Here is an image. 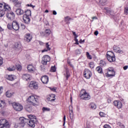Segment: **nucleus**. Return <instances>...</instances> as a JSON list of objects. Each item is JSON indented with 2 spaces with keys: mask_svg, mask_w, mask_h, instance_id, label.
I'll return each mask as SVG.
<instances>
[{
  "mask_svg": "<svg viewBox=\"0 0 128 128\" xmlns=\"http://www.w3.org/2000/svg\"><path fill=\"white\" fill-rule=\"evenodd\" d=\"M28 118L29 119H26L24 117L20 118V124L22 128H24V125L27 124L31 128H34L36 125V116L32 115H28Z\"/></svg>",
  "mask_w": 128,
  "mask_h": 128,
  "instance_id": "obj_1",
  "label": "nucleus"
},
{
  "mask_svg": "<svg viewBox=\"0 0 128 128\" xmlns=\"http://www.w3.org/2000/svg\"><path fill=\"white\" fill-rule=\"evenodd\" d=\"M28 102H30V104L34 106H38L40 104V96H30L26 100Z\"/></svg>",
  "mask_w": 128,
  "mask_h": 128,
  "instance_id": "obj_2",
  "label": "nucleus"
},
{
  "mask_svg": "<svg viewBox=\"0 0 128 128\" xmlns=\"http://www.w3.org/2000/svg\"><path fill=\"white\" fill-rule=\"evenodd\" d=\"M79 96L81 100H90V93L87 92L84 89L81 90Z\"/></svg>",
  "mask_w": 128,
  "mask_h": 128,
  "instance_id": "obj_3",
  "label": "nucleus"
},
{
  "mask_svg": "<svg viewBox=\"0 0 128 128\" xmlns=\"http://www.w3.org/2000/svg\"><path fill=\"white\" fill-rule=\"evenodd\" d=\"M104 74L106 78H113V76H116V72L112 67H110L106 69Z\"/></svg>",
  "mask_w": 128,
  "mask_h": 128,
  "instance_id": "obj_4",
  "label": "nucleus"
},
{
  "mask_svg": "<svg viewBox=\"0 0 128 128\" xmlns=\"http://www.w3.org/2000/svg\"><path fill=\"white\" fill-rule=\"evenodd\" d=\"M106 58L110 62H116V56L114 54L112 51H108L106 54Z\"/></svg>",
  "mask_w": 128,
  "mask_h": 128,
  "instance_id": "obj_5",
  "label": "nucleus"
},
{
  "mask_svg": "<svg viewBox=\"0 0 128 128\" xmlns=\"http://www.w3.org/2000/svg\"><path fill=\"white\" fill-rule=\"evenodd\" d=\"M0 128H10V122L6 118L1 119L0 120Z\"/></svg>",
  "mask_w": 128,
  "mask_h": 128,
  "instance_id": "obj_6",
  "label": "nucleus"
},
{
  "mask_svg": "<svg viewBox=\"0 0 128 128\" xmlns=\"http://www.w3.org/2000/svg\"><path fill=\"white\" fill-rule=\"evenodd\" d=\"M0 10H4V12H8L10 10V6L8 4L5 2L0 3Z\"/></svg>",
  "mask_w": 128,
  "mask_h": 128,
  "instance_id": "obj_7",
  "label": "nucleus"
},
{
  "mask_svg": "<svg viewBox=\"0 0 128 128\" xmlns=\"http://www.w3.org/2000/svg\"><path fill=\"white\" fill-rule=\"evenodd\" d=\"M13 108L16 112H20L24 109V106L18 103L15 102L13 104Z\"/></svg>",
  "mask_w": 128,
  "mask_h": 128,
  "instance_id": "obj_8",
  "label": "nucleus"
},
{
  "mask_svg": "<svg viewBox=\"0 0 128 128\" xmlns=\"http://www.w3.org/2000/svg\"><path fill=\"white\" fill-rule=\"evenodd\" d=\"M50 62V57L48 55H44L42 58V64L44 66H46L48 64V62Z\"/></svg>",
  "mask_w": 128,
  "mask_h": 128,
  "instance_id": "obj_9",
  "label": "nucleus"
},
{
  "mask_svg": "<svg viewBox=\"0 0 128 128\" xmlns=\"http://www.w3.org/2000/svg\"><path fill=\"white\" fill-rule=\"evenodd\" d=\"M7 12L6 18L10 20H14V16H16V14L14 12L10 11V10H8V11H6Z\"/></svg>",
  "mask_w": 128,
  "mask_h": 128,
  "instance_id": "obj_10",
  "label": "nucleus"
},
{
  "mask_svg": "<svg viewBox=\"0 0 128 128\" xmlns=\"http://www.w3.org/2000/svg\"><path fill=\"white\" fill-rule=\"evenodd\" d=\"M84 78H86L88 80H89V78H90V76H92V72L90 70L86 69L84 72Z\"/></svg>",
  "mask_w": 128,
  "mask_h": 128,
  "instance_id": "obj_11",
  "label": "nucleus"
},
{
  "mask_svg": "<svg viewBox=\"0 0 128 128\" xmlns=\"http://www.w3.org/2000/svg\"><path fill=\"white\" fill-rule=\"evenodd\" d=\"M29 88H34V90H38V83L36 82V81H32L30 82L29 84Z\"/></svg>",
  "mask_w": 128,
  "mask_h": 128,
  "instance_id": "obj_12",
  "label": "nucleus"
},
{
  "mask_svg": "<svg viewBox=\"0 0 128 128\" xmlns=\"http://www.w3.org/2000/svg\"><path fill=\"white\" fill-rule=\"evenodd\" d=\"M12 26H13V30H20V24L16 20L12 22Z\"/></svg>",
  "mask_w": 128,
  "mask_h": 128,
  "instance_id": "obj_13",
  "label": "nucleus"
},
{
  "mask_svg": "<svg viewBox=\"0 0 128 128\" xmlns=\"http://www.w3.org/2000/svg\"><path fill=\"white\" fill-rule=\"evenodd\" d=\"M24 40L26 42H30L32 40V36L30 33L26 34L24 36Z\"/></svg>",
  "mask_w": 128,
  "mask_h": 128,
  "instance_id": "obj_14",
  "label": "nucleus"
},
{
  "mask_svg": "<svg viewBox=\"0 0 128 128\" xmlns=\"http://www.w3.org/2000/svg\"><path fill=\"white\" fill-rule=\"evenodd\" d=\"M114 104L118 108H122V103L120 100H115L114 102Z\"/></svg>",
  "mask_w": 128,
  "mask_h": 128,
  "instance_id": "obj_15",
  "label": "nucleus"
},
{
  "mask_svg": "<svg viewBox=\"0 0 128 128\" xmlns=\"http://www.w3.org/2000/svg\"><path fill=\"white\" fill-rule=\"evenodd\" d=\"M113 50L115 52H117L118 54H124V51L120 50V48L118 46H117L114 45L113 46Z\"/></svg>",
  "mask_w": 128,
  "mask_h": 128,
  "instance_id": "obj_16",
  "label": "nucleus"
},
{
  "mask_svg": "<svg viewBox=\"0 0 128 128\" xmlns=\"http://www.w3.org/2000/svg\"><path fill=\"white\" fill-rule=\"evenodd\" d=\"M104 10H106V14H108V16H114V12L108 8H104Z\"/></svg>",
  "mask_w": 128,
  "mask_h": 128,
  "instance_id": "obj_17",
  "label": "nucleus"
},
{
  "mask_svg": "<svg viewBox=\"0 0 128 128\" xmlns=\"http://www.w3.org/2000/svg\"><path fill=\"white\" fill-rule=\"evenodd\" d=\"M52 34V31L50 29H46L44 32L42 33V36H46V38H48Z\"/></svg>",
  "mask_w": 128,
  "mask_h": 128,
  "instance_id": "obj_18",
  "label": "nucleus"
},
{
  "mask_svg": "<svg viewBox=\"0 0 128 128\" xmlns=\"http://www.w3.org/2000/svg\"><path fill=\"white\" fill-rule=\"evenodd\" d=\"M30 16H23V20L24 24H28L30 22Z\"/></svg>",
  "mask_w": 128,
  "mask_h": 128,
  "instance_id": "obj_19",
  "label": "nucleus"
},
{
  "mask_svg": "<svg viewBox=\"0 0 128 128\" xmlns=\"http://www.w3.org/2000/svg\"><path fill=\"white\" fill-rule=\"evenodd\" d=\"M40 80L42 82V84H46L48 82V76H42Z\"/></svg>",
  "mask_w": 128,
  "mask_h": 128,
  "instance_id": "obj_20",
  "label": "nucleus"
},
{
  "mask_svg": "<svg viewBox=\"0 0 128 128\" xmlns=\"http://www.w3.org/2000/svg\"><path fill=\"white\" fill-rule=\"evenodd\" d=\"M6 80H10V82H12L14 80H15L16 76L12 74H6Z\"/></svg>",
  "mask_w": 128,
  "mask_h": 128,
  "instance_id": "obj_21",
  "label": "nucleus"
},
{
  "mask_svg": "<svg viewBox=\"0 0 128 128\" xmlns=\"http://www.w3.org/2000/svg\"><path fill=\"white\" fill-rule=\"evenodd\" d=\"M27 70L29 72H34V70H36V68L31 64L27 66Z\"/></svg>",
  "mask_w": 128,
  "mask_h": 128,
  "instance_id": "obj_22",
  "label": "nucleus"
},
{
  "mask_svg": "<svg viewBox=\"0 0 128 128\" xmlns=\"http://www.w3.org/2000/svg\"><path fill=\"white\" fill-rule=\"evenodd\" d=\"M22 78L24 80H30V75L28 74H24L22 76Z\"/></svg>",
  "mask_w": 128,
  "mask_h": 128,
  "instance_id": "obj_23",
  "label": "nucleus"
},
{
  "mask_svg": "<svg viewBox=\"0 0 128 128\" xmlns=\"http://www.w3.org/2000/svg\"><path fill=\"white\" fill-rule=\"evenodd\" d=\"M16 12L18 16H22L24 14V11L20 8H18L16 9Z\"/></svg>",
  "mask_w": 128,
  "mask_h": 128,
  "instance_id": "obj_24",
  "label": "nucleus"
},
{
  "mask_svg": "<svg viewBox=\"0 0 128 128\" xmlns=\"http://www.w3.org/2000/svg\"><path fill=\"white\" fill-rule=\"evenodd\" d=\"M24 108L26 112H30L32 110V108L30 105L27 104L25 106Z\"/></svg>",
  "mask_w": 128,
  "mask_h": 128,
  "instance_id": "obj_25",
  "label": "nucleus"
},
{
  "mask_svg": "<svg viewBox=\"0 0 128 128\" xmlns=\"http://www.w3.org/2000/svg\"><path fill=\"white\" fill-rule=\"evenodd\" d=\"M6 105V101L4 100H0V108H4Z\"/></svg>",
  "mask_w": 128,
  "mask_h": 128,
  "instance_id": "obj_26",
  "label": "nucleus"
},
{
  "mask_svg": "<svg viewBox=\"0 0 128 128\" xmlns=\"http://www.w3.org/2000/svg\"><path fill=\"white\" fill-rule=\"evenodd\" d=\"M46 48L42 50V52H48V50H50V44H48V42L46 43Z\"/></svg>",
  "mask_w": 128,
  "mask_h": 128,
  "instance_id": "obj_27",
  "label": "nucleus"
},
{
  "mask_svg": "<svg viewBox=\"0 0 128 128\" xmlns=\"http://www.w3.org/2000/svg\"><path fill=\"white\" fill-rule=\"evenodd\" d=\"M23 16H32V11L30 10H25L24 12V14Z\"/></svg>",
  "mask_w": 128,
  "mask_h": 128,
  "instance_id": "obj_28",
  "label": "nucleus"
},
{
  "mask_svg": "<svg viewBox=\"0 0 128 128\" xmlns=\"http://www.w3.org/2000/svg\"><path fill=\"white\" fill-rule=\"evenodd\" d=\"M108 4V0H100L98 4L100 6H106V4Z\"/></svg>",
  "mask_w": 128,
  "mask_h": 128,
  "instance_id": "obj_29",
  "label": "nucleus"
},
{
  "mask_svg": "<svg viewBox=\"0 0 128 128\" xmlns=\"http://www.w3.org/2000/svg\"><path fill=\"white\" fill-rule=\"evenodd\" d=\"M89 108H92V110H96V105L94 102H91L89 105Z\"/></svg>",
  "mask_w": 128,
  "mask_h": 128,
  "instance_id": "obj_30",
  "label": "nucleus"
},
{
  "mask_svg": "<svg viewBox=\"0 0 128 128\" xmlns=\"http://www.w3.org/2000/svg\"><path fill=\"white\" fill-rule=\"evenodd\" d=\"M49 100H50V102H54L56 100V95L51 94L50 95V97L49 98Z\"/></svg>",
  "mask_w": 128,
  "mask_h": 128,
  "instance_id": "obj_31",
  "label": "nucleus"
},
{
  "mask_svg": "<svg viewBox=\"0 0 128 128\" xmlns=\"http://www.w3.org/2000/svg\"><path fill=\"white\" fill-rule=\"evenodd\" d=\"M100 66H106V62L104 60H100Z\"/></svg>",
  "mask_w": 128,
  "mask_h": 128,
  "instance_id": "obj_32",
  "label": "nucleus"
},
{
  "mask_svg": "<svg viewBox=\"0 0 128 128\" xmlns=\"http://www.w3.org/2000/svg\"><path fill=\"white\" fill-rule=\"evenodd\" d=\"M12 0L13 2H16V6L17 8H20V2H18V0Z\"/></svg>",
  "mask_w": 128,
  "mask_h": 128,
  "instance_id": "obj_33",
  "label": "nucleus"
},
{
  "mask_svg": "<svg viewBox=\"0 0 128 128\" xmlns=\"http://www.w3.org/2000/svg\"><path fill=\"white\" fill-rule=\"evenodd\" d=\"M96 70L99 74H102V67H100V66L96 67Z\"/></svg>",
  "mask_w": 128,
  "mask_h": 128,
  "instance_id": "obj_34",
  "label": "nucleus"
},
{
  "mask_svg": "<svg viewBox=\"0 0 128 128\" xmlns=\"http://www.w3.org/2000/svg\"><path fill=\"white\" fill-rule=\"evenodd\" d=\"M6 12L4 11V10H0V18H2L6 14Z\"/></svg>",
  "mask_w": 128,
  "mask_h": 128,
  "instance_id": "obj_35",
  "label": "nucleus"
},
{
  "mask_svg": "<svg viewBox=\"0 0 128 128\" xmlns=\"http://www.w3.org/2000/svg\"><path fill=\"white\" fill-rule=\"evenodd\" d=\"M70 76V72H68V68L66 69V80H68V78Z\"/></svg>",
  "mask_w": 128,
  "mask_h": 128,
  "instance_id": "obj_36",
  "label": "nucleus"
},
{
  "mask_svg": "<svg viewBox=\"0 0 128 128\" xmlns=\"http://www.w3.org/2000/svg\"><path fill=\"white\" fill-rule=\"evenodd\" d=\"M6 94L7 98H10V96H12V92H10V91H7L6 93Z\"/></svg>",
  "mask_w": 128,
  "mask_h": 128,
  "instance_id": "obj_37",
  "label": "nucleus"
},
{
  "mask_svg": "<svg viewBox=\"0 0 128 128\" xmlns=\"http://www.w3.org/2000/svg\"><path fill=\"white\" fill-rule=\"evenodd\" d=\"M70 118H74V110H70Z\"/></svg>",
  "mask_w": 128,
  "mask_h": 128,
  "instance_id": "obj_38",
  "label": "nucleus"
},
{
  "mask_svg": "<svg viewBox=\"0 0 128 128\" xmlns=\"http://www.w3.org/2000/svg\"><path fill=\"white\" fill-rule=\"evenodd\" d=\"M16 68L17 70H22V66H20L19 64H17L16 66Z\"/></svg>",
  "mask_w": 128,
  "mask_h": 128,
  "instance_id": "obj_39",
  "label": "nucleus"
},
{
  "mask_svg": "<svg viewBox=\"0 0 128 128\" xmlns=\"http://www.w3.org/2000/svg\"><path fill=\"white\" fill-rule=\"evenodd\" d=\"M7 28L8 30H14L13 26H12V23L8 24L7 26Z\"/></svg>",
  "mask_w": 128,
  "mask_h": 128,
  "instance_id": "obj_40",
  "label": "nucleus"
},
{
  "mask_svg": "<svg viewBox=\"0 0 128 128\" xmlns=\"http://www.w3.org/2000/svg\"><path fill=\"white\" fill-rule=\"evenodd\" d=\"M88 66L90 68H94V62H90L88 63Z\"/></svg>",
  "mask_w": 128,
  "mask_h": 128,
  "instance_id": "obj_41",
  "label": "nucleus"
},
{
  "mask_svg": "<svg viewBox=\"0 0 128 128\" xmlns=\"http://www.w3.org/2000/svg\"><path fill=\"white\" fill-rule=\"evenodd\" d=\"M86 56L88 60H92V55L90 54V52H86Z\"/></svg>",
  "mask_w": 128,
  "mask_h": 128,
  "instance_id": "obj_42",
  "label": "nucleus"
},
{
  "mask_svg": "<svg viewBox=\"0 0 128 128\" xmlns=\"http://www.w3.org/2000/svg\"><path fill=\"white\" fill-rule=\"evenodd\" d=\"M15 70H16V67L14 66L8 68V70H9V72H12Z\"/></svg>",
  "mask_w": 128,
  "mask_h": 128,
  "instance_id": "obj_43",
  "label": "nucleus"
},
{
  "mask_svg": "<svg viewBox=\"0 0 128 128\" xmlns=\"http://www.w3.org/2000/svg\"><path fill=\"white\" fill-rule=\"evenodd\" d=\"M42 112H50V109L48 108L43 107L42 108Z\"/></svg>",
  "mask_w": 128,
  "mask_h": 128,
  "instance_id": "obj_44",
  "label": "nucleus"
},
{
  "mask_svg": "<svg viewBox=\"0 0 128 128\" xmlns=\"http://www.w3.org/2000/svg\"><path fill=\"white\" fill-rule=\"evenodd\" d=\"M50 70L52 72H56V66H52Z\"/></svg>",
  "mask_w": 128,
  "mask_h": 128,
  "instance_id": "obj_45",
  "label": "nucleus"
},
{
  "mask_svg": "<svg viewBox=\"0 0 128 128\" xmlns=\"http://www.w3.org/2000/svg\"><path fill=\"white\" fill-rule=\"evenodd\" d=\"M124 14L126 16L128 14V7H125L124 9Z\"/></svg>",
  "mask_w": 128,
  "mask_h": 128,
  "instance_id": "obj_46",
  "label": "nucleus"
},
{
  "mask_svg": "<svg viewBox=\"0 0 128 128\" xmlns=\"http://www.w3.org/2000/svg\"><path fill=\"white\" fill-rule=\"evenodd\" d=\"M117 126H118L121 128H124V125L122 124V122H117Z\"/></svg>",
  "mask_w": 128,
  "mask_h": 128,
  "instance_id": "obj_47",
  "label": "nucleus"
},
{
  "mask_svg": "<svg viewBox=\"0 0 128 128\" xmlns=\"http://www.w3.org/2000/svg\"><path fill=\"white\" fill-rule=\"evenodd\" d=\"M66 22H70L72 20V18H70L68 16H66V17L64 18Z\"/></svg>",
  "mask_w": 128,
  "mask_h": 128,
  "instance_id": "obj_48",
  "label": "nucleus"
},
{
  "mask_svg": "<svg viewBox=\"0 0 128 128\" xmlns=\"http://www.w3.org/2000/svg\"><path fill=\"white\" fill-rule=\"evenodd\" d=\"M77 38H78V36H74V41L76 42L75 44H79L78 40Z\"/></svg>",
  "mask_w": 128,
  "mask_h": 128,
  "instance_id": "obj_49",
  "label": "nucleus"
},
{
  "mask_svg": "<svg viewBox=\"0 0 128 128\" xmlns=\"http://www.w3.org/2000/svg\"><path fill=\"white\" fill-rule=\"evenodd\" d=\"M22 46L20 45V44H18V43H16V46L15 48H20Z\"/></svg>",
  "mask_w": 128,
  "mask_h": 128,
  "instance_id": "obj_50",
  "label": "nucleus"
},
{
  "mask_svg": "<svg viewBox=\"0 0 128 128\" xmlns=\"http://www.w3.org/2000/svg\"><path fill=\"white\" fill-rule=\"evenodd\" d=\"M99 114L100 116H106V114H104V112H100Z\"/></svg>",
  "mask_w": 128,
  "mask_h": 128,
  "instance_id": "obj_51",
  "label": "nucleus"
},
{
  "mask_svg": "<svg viewBox=\"0 0 128 128\" xmlns=\"http://www.w3.org/2000/svg\"><path fill=\"white\" fill-rule=\"evenodd\" d=\"M75 52H76V54H80L81 53L80 50V49L76 50Z\"/></svg>",
  "mask_w": 128,
  "mask_h": 128,
  "instance_id": "obj_52",
  "label": "nucleus"
},
{
  "mask_svg": "<svg viewBox=\"0 0 128 128\" xmlns=\"http://www.w3.org/2000/svg\"><path fill=\"white\" fill-rule=\"evenodd\" d=\"M104 128H112V127H110V126L106 124L104 126Z\"/></svg>",
  "mask_w": 128,
  "mask_h": 128,
  "instance_id": "obj_53",
  "label": "nucleus"
},
{
  "mask_svg": "<svg viewBox=\"0 0 128 128\" xmlns=\"http://www.w3.org/2000/svg\"><path fill=\"white\" fill-rule=\"evenodd\" d=\"M27 6H30V8H36V6L32 5V4H27Z\"/></svg>",
  "mask_w": 128,
  "mask_h": 128,
  "instance_id": "obj_54",
  "label": "nucleus"
},
{
  "mask_svg": "<svg viewBox=\"0 0 128 128\" xmlns=\"http://www.w3.org/2000/svg\"><path fill=\"white\" fill-rule=\"evenodd\" d=\"M50 90H52V92H56V88H50Z\"/></svg>",
  "mask_w": 128,
  "mask_h": 128,
  "instance_id": "obj_55",
  "label": "nucleus"
},
{
  "mask_svg": "<svg viewBox=\"0 0 128 128\" xmlns=\"http://www.w3.org/2000/svg\"><path fill=\"white\" fill-rule=\"evenodd\" d=\"M66 115H64V118H63V120H64V124H63V126H64V124H66Z\"/></svg>",
  "mask_w": 128,
  "mask_h": 128,
  "instance_id": "obj_56",
  "label": "nucleus"
},
{
  "mask_svg": "<svg viewBox=\"0 0 128 128\" xmlns=\"http://www.w3.org/2000/svg\"><path fill=\"white\" fill-rule=\"evenodd\" d=\"M4 64V60H2V58L0 57V66H2Z\"/></svg>",
  "mask_w": 128,
  "mask_h": 128,
  "instance_id": "obj_57",
  "label": "nucleus"
},
{
  "mask_svg": "<svg viewBox=\"0 0 128 128\" xmlns=\"http://www.w3.org/2000/svg\"><path fill=\"white\" fill-rule=\"evenodd\" d=\"M107 102H108V104H110V102H112V98H108L107 100Z\"/></svg>",
  "mask_w": 128,
  "mask_h": 128,
  "instance_id": "obj_58",
  "label": "nucleus"
},
{
  "mask_svg": "<svg viewBox=\"0 0 128 128\" xmlns=\"http://www.w3.org/2000/svg\"><path fill=\"white\" fill-rule=\"evenodd\" d=\"M21 28H22V30H26V26L24 24H22Z\"/></svg>",
  "mask_w": 128,
  "mask_h": 128,
  "instance_id": "obj_59",
  "label": "nucleus"
},
{
  "mask_svg": "<svg viewBox=\"0 0 128 128\" xmlns=\"http://www.w3.org/2000/svg\"><path fill=\"white\" fill-rule=\"evenodd\" d=\"M2 90H4V88H2V86H0V94H2Z\"/></svg>",
  "mask_w": 128,
  "mask_h": 128,
  "instance_id": "obj_60",
  "label": "nucleus"
},
{
  "mask_svg": "<svg viewBox=\"0 0 128 128\" xmlns=\"http://www.w3.org/2000/svg\"><path fill=\"white\" fill-rule=\"evenodd\" d=\"M124 70H126L128 68V66H126L123 67Z\"/></svg>",
  "mask_w": 128,
  "mask_h": 128,
  "instance_id": "obj_61",
  "label": "nucleus"
},
{
  "mask_svg": "<svg viewBox=\"0 0 128 128\" xmlns=\"http://www.w3.org/2000/svg\"><path fill=\"white\" fill-rule=\"evenodd\" d=\"M94 36H98V30L95 31L94 32Z\"/></svg>",
  "mask_w": 128,
  "mask_h": 128,
  "instance_id": "obj_62",
  "label": "nucleus"
},
{
  "mask_svg": "<svg viewBox=\"0 0 128 128\" xmlns=\"http://www.w3.org/2000/svg\"><path fill=\"white\" fill-rule=\"evenodd\" d=\"M85 42V40H80L79 42H80V44H82V42Z\"/></svg>",
  "mask_w": 128,
  "mask_h": 128,
  "instance_id": "obj_63",
  "label": "nucleus"
},
{
  "mask_svg": "<svg viewBox=\"0 0 128 128\" xmlns=\"http://www.w3.org/2000/svg\"><path fill=\"white\" fill-rule=\"evenodd\" d=\"M56 10H53L52 12V14L54 15V16H56Z\"/></svg>",
  "mask_w": 128,
  "mask_h": 128,
  "instance_id": "obj_64",
  "label": "nucleus"
}]
</instances>
